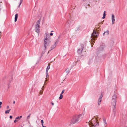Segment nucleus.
Returning <instances> with one entry per match:
<instances>
[{"instance_id": "obj_14", "label": "nucleus", "mask_w": 127, "mask_h": 127, "mask_svg": "<svg viewBox=\"0 0 127 127\" xmlns=\"http://www.w3.org/2000/svg\"><path fill=\"white\" fill-rule=\"evenodd\" d=\"M116 110H113V114L114 115V116H116Z\"/></svg>"}, {"instance_id": "obj_18", "label": "nucleus", "mask_w": 127, "mask_h": 127, "mask_svg": "<svg viewBox=\"0 0 127 127\" xmlns=\"http://www.w3.org/2000/svg\"><path fill=\"white\" fill-rule=\"evenodd\" d=\"M103 122L104 123V126H106L107 123L106 121V120L104 118H103Z\"/></svg>"}, {"instance_id": "obj_40", "label": "nucleus", "mask_w": 127, "mask_h": 127, "mask_svg": "<svg viewBox=\"0 0 127 127\" xmlns=\"http://www.w3.org/2000/svg\"><path fill=\"white\" fill-rule=\"evenodd\" d=\"M60 38V36H58V38L57 39V40H56V41H57L58 40V41H59V39Z\"/></svg>"}, {"instance_id": "obj_37", "label": "nucleus", "mask_w": 127, "mask_h": 127, "mask_svg": "<svg viewBox=\"0 0 127 127\" xmlns=\"http://www.w3.org/2000/svg\"><path fill=\"white\" fill-rule=\"evenodd\" d=\"M19 119V116H18L16 118V119Z\"/></svg>"}, {"instance_id": "obj_52", "label": "nucleus", "mask_w": 127, "mask_h": 127, "mask_svg": "<svg viewBox=\"0 0 127 127\" xmlns=\"http://www.w3.org/2000/svg\"><path fill=\"white\" fill-rule=\"evenodd\" d=\"M43 127H47L46 126H44V125L43 126H42Z\"/></svg>"}, {"instance_id": "obj_32", "label": "nucleus", "mask_w": 127, "mask_h": 127, "mask_svg": "<svg viewBox=\"0 0 127 127\" xmlns=\"http://www.w3.org/2000/svg\"><path fill=\"white\" fill-rule=\"evenodd\" d=\"M53 49H52V48L51 47L49 49V51H51V50H52Z\"/></svg>"}, {"instance_id": "obj_58", "label": "nucleus", "mask_w": 127, "mask_h": 127, "mask_svg": "<svg viewBox=\"0 0 127 127\" xmlns=\"http://www.w3.org/2000/svg\"><path fill=\"white\" fill-rule=\"evenodd\" d=\"M127 127L126 126V127Z\"/></svg>"}, {"instance_id": "obj_53", "label": "nucleus", "mask_w": 127, "mask_h": 127, "mask_svg": "<svg viewBox=\"0 0 127 127\" xmlns=\"http://www.w3.org/2000/svg\"><path fill=\"white\" fill-rule=\"evenodd\" d=\"M88 6H90V5L89 4H88Z\"/></svg>"}, {"instance_id": "obj_20", "label": "nucleus", "mask_w": 127, "mask_h": 127, "mask_svg": "<svg viewBox=\"0 0 127 127\" xmlns=\"http://www.w3.org/2000/svg\"><path fill=\"white\" fill-rule=\"evenodd\" d=\"M63 97V96L62 95V94H60V96L59 97V99H62Z\"/></svg>"}, {"instance_id": "obj_13", "label": "nucleus", "mask_w": 127, "mask_h": 127, "mask_svg": "<svg viewBox=\"0 0 127 127\" xmlns=\"http://www.w3.org/2000/svg\"><path fill=\"white\" fill-rule=\"evenodd\" d=\"M50 69V64H48L47 67L46 69V72L47 73L48 72V71Z\"/></svg>"}, {"instance_id": "obj_22", "label": "nucleus", "mask_w": 127, "mask_h": 127, "mask_svg": "<svg viewBox=\"0 0 127 127\" xmlns=\"http://www.w3.org/2000/svg\"><path fill=\"white\" fill-rule=\"evenodd\" d=\"M79 30H80V29H79V26L77 27L75 29V30L76 31H77Z\"/></svg>"}, {"instance_id": "obj_38", "label": "nucleus", "mask_w": 127, "mask_h": 127, "mask_svg": "<svg viewBox=\"0 0 127 127\" xmlns=\"http://www.w3.org/2000/svg\"><path fill=\"white\" fill-rule=\"evenodd\" d=\"M105 17V15H103V17H102V18L103 19H104Z\"/></svg>"}, {"instance_id": "obj_39", "label": "nucleus", "mask_w": 127, "mask_h": 127, "mask_svg": "<svg viewBox=\"0 0 127 127\" xmlns=\"http://www.w3.org/2000/svg\"><path fill=\"white\" fill-rule=\"evenodd\" d=\"M105 12H106L105 11H104V13H103V15H105V16L106 15V14H105Z\"/></svg>"}, {"instance_id": "obj_56", "label": "nucleus", "mask_w": 127, "mask_h": 127, "mask_svg": "<svg viewBox=\"0 0 127 127\" xmlns=\"http://www.w3.org/2000/svg\"><path fill=\"white\" fill-rule=\"evenodd\" d=\"M1 107V106H0V108Z\"/></svg>"}, {"instance_id": "obj_8", "label": "nucleus", "mask_w": 127, "mask_h": 127, "mask_svg": "<svg viewBox=\"0 0 127 127\" xmlns=\"http://www.w3.org/2000/svg\"><path fill=\"white\" fill-rule=\"evenodd\" d=\"M116 95L115 94H114L112 97V100L113 102V103H115H115H116Z\"/></svg>"}, {"instance_id": "obj_41", "label": "nucleus", "mask_w": 127, "mask_h": 127, "mask_svg": "<svg viewBox=\"0 0 127 127\" xmlns=\"http://www.w3.org/2000/svg\"><path fill=\"white\" fill-rule=\"evenodd\" d=\"M17 120V119H15V120H14V122L15 123H16V122H17V120Z\"/></svg>"}, {"instance_id": "obj_31", "label": "nucleus", "mask_w": 127, "mask_h": 127, "mask_svg": "<svg viewBox=\"0 0 127 127\" xmlns=\"http://www.w3.org/2000/svg\"><path fill=\"white\" fill-rule=\"evenodd\" d=\"M30 114L29 115H28L27 117V119H29V117L30 116Z\"/></svg>"}, {"instance_id": "obj_9", "label": "nucleus", "mask_w": 127, "mask_h": 127, "mask_svg": "<svg viewBox=\"0 0 127 127\" xmlns=\"http://www.w3.org/2000/svg\"><path fill=\"white\" fill-rule=\"evenodd\" d=\"M111 20H112V24H114L115 21V17L113 14L112 15Z\"/></svg>"}, {"instance_id": "obj_15", "label": "nucleus", "mask_w": 127, "mask_h": 127, "mask_svg": "<svg viewBox=\"0 0 127 127\" xmlns=\"http://www.w3.org/2000/svg\"><path fill=\"white\" fill-rule=\"evenodd\" d=\"M116 103H115H115H112L113 105L114 106V107L113 108V110H116L115 109Z\"/></svg>"}, {"instance_id": "obj_55", "label": "nucleus", "mask_w": 127, "mask_h": 127, "mask_svg": "<svg viewBox=\"0 0 127 127\" xmlns=\"http://www.w3.org/2000/svg\"><path fill=\"white\" fill-rule=\"evenodd\" d=\"M22 0H20L21 1H22Z\"/></svg>"}, {"instance_id": "obj_50", "label": "nucleus", "mask_w": 127, "mask_h": 127, "mask_svg": "<svg viewBox=\"0 0 127 127\" xmlns=\"http://www.w3.org/2000/svg\"><path fill=\"white\" fill-rule=\"evenodd\" d=\"M47 81V80H45V83H44V84H45V82H46V81Z\"/></svg>"}, {"instance_id": "obj_36", "label": "nucleus", "mask_w": 127, "mask_h": 127, "mask_svg": "<svg viewBox=\"0 0 127 127\" xmlns=\"http://www.w3.org/2000/svg\"><path fill=\"white\" fill-rule=\"evenodd\" d=\"M12 80V79L11 78V80H10L9 81V83H8V86H9V85L10 84V83L11 82V81Z\"/></svg>"}, {"instance_id": "obj_16", "label": "nucleus", "mask_w": 127, "mask_h": 127, "mask_svg": "<svg viewBox=\"0 0 127 127\" xmlns=\"http://www.w3.org/2000/svg\"><path fill=\"white\" fill-rule=\"evenodd\" d=\"M70 69H66V73H67V75L69 73Z\"/></svg>"}, {"instance_id": "obj_6", "label": "nucleus", "mask_w": 127, "mask_h": 127, "mask_svg": "<svg viewBox=\"0 0 127 127\" xmlns=\"http://www.w3.org/2000/svg\"><path fill=\"white\" fill-rule=\"evenodd\" d=\"M44 49L46 50V49L48 48V46L49 45V43L46 41V39L44 40Z\"/></svg>"}, {"instance_id": "obj_28", "label": "nucleus", "mask_w": 127, "mask_h": 127, "mask_svg": "<svg viewBox=\"0 0 127 127\" xmlns=\"http://www.w3.org/2000/svg\"><path fill=\"white\" fill-rule=\"evenodd\" d=\"M22 1H20V4H19V5L18 6V7H20V5H21V4L22 3Z\"/></svg>"}, {"instance_id": "obj_43", "label": "nucleus", "mask_w": 127, "mask_h": 127, "mask_svg": "<svg viewBox=\"0 0 127 127\" xmlns=\"http://www.w3.org/2000/svg\"><path fill=\"white\" fill-rule=\"evenodd\" d=\"M10 119H12V116H10Z\"/></svg>"}, {"instance_id": "obj_47", "label": "nucleus", "mask_w": 127, "mask_h": 127, "mask_svg": "<svg viewBox=\"0 0 127 127\" xmlns=\"http://www.w3.org/2000/svg\"><path fill=\"white\" fill-rule=\"evenodd\" d=\"M22 117V116H20L19 117V119H20Z\"/></svg>"}, {"instance_id": "obj_51", "label": "nucleus", "mask_w": 127, "mask_h": 127, "mask_svg": "<svg viewBox=\"0 0 127 127\" xmlns=\"http://www.w3.org/2000/svg\"><path fill=\"white\" fill-rule=\"evenodd\" d=\"M13 103L14 104H15V101H13Z\"/></svg>"}, {"instance_id": "obj_57", "label": "nucleus", "mask_w": 127, "mask_h": 127, "mask_svg": "<svg viewBox=\"0 0 127 127\" xmlns=\"http://www.w3.org/2000/svg\"><path fill=\"white\" fill-rule=\"evenodd\" d=\"M49 52V51H48V53Z\"/></svg>"}, {"instance_id": "obj_25", "label": "nucleus", "mask_w": 127, "mask_h": 127, "mask_svg": "<svg viewBox=\"0 0 127 127\" xmlns=\"http://www.w3.org/2000/svg\"><path fill=\"white\" fill-rule=\"evenodd\" d=\"M103 97V95L102 94L100 95V96L99 99H102V98Z\"/></svg>"}, {"instance_id": "obj_46", "label": "nucleus", "mask_w": 127, "mask_h": 127, "mask_svg": "<svg viewBox=\"0 0 127 127\" xmlns=\"http://www.w3.org/2000/svg\"><path fill=\"white\" fill-rule=\"evenodd\" d=\"M105 32H104L103 34V36H104L105 35Z\"/></svg>"}, {"instance_id": "obj_21", "label": "nucleus", "mask_w": 127, "mask_h": 127, "mask_svg": "<svg viewBox=\"0 0 127 127\" xmlns=\"http://www.w3.org/2000/svg\"><path fill=\"white\" fill-rule=\"evenodd\" d=\"M11 110V109L5 111V113L6 114L7 113H9V111Z\"/></svg>"}, {"instance_id": "obj_12", "label": "nucleus", "mask_w": 127, "mask_h": 127, "mask_svg": "<svg viewBox=\"0 0 127 127\" xmlns=\"http://www.w3.org/2000/svg\"><path fill=\"white\" fill-rule=\"evenodd\" d=\"M18 14H15V20L14 21L15 22H16L17 20V19L18 17Z\"/></svg>"}, {"instance_id": "obj_27", "label": "nucleus", "mask_w": 127, "mask_h": 127, "mask_svg": "<svg viewBox=\"0 0 127 127\" xmlns=\"http://www.w3.org/2000/svg\"><path fill=\"white\" fill-rule=\"evenodd\" d=\"M41 124L42 126H43V123H44V122L43 121V120H42L41 121Z\"/></svg>"}, {"instance_id": "obj_10", "label": "nucleus", "mask_w": 127, "mask_h": 127, "mask_svg": "<svg viewBox=\"0 0 127 127\" xmlns=\"http://www.w3.org/2000/svg\"><path fill=\"white\" fill-rule=\"evenodd\" d=\"M58 42V40L57 41H56L55 42L54 44V45H53L52 46V49H54V48L56 46V45L57 44V43Z\"/></svg>"}, {"instance_id": "obj_3", "label": "nucleus", "mask_w": 127, "mask_h": 127, "mask_svg": "<svg viewBox=\"0 0 127 127\" xmlns=\"http://www.w3.org/2000/svg\"><path fill=\"white\" fill-rule=\"evenodd\" d=\"M98 35V33L96 32V31H95L94 30L92 34L91 37L92 40H96V38H97Z\"/></svg>"}, {"instance_id": "obj_19", "label": "nucleus", "mask_w": 127, "mask_h": 127, "mask_svg": "<svg viewBox=\"0 0 127 127\" xmlns=\"http://www.w3.org/2000/svg\"><path fill=\"white\" fill-rule=\"evenodd\" d=\"M102 100V99H98V104L99 105L101 104V102Z\"/></svg>"}, {"instance_id": "obj_49", "label": "nucleus", "mask_w": 127, "mask_h": 127, "mask_svg": "<svg viewBox=\"0 0 127 127\" xmlns=\"http://www.w3.org/2000/svg\"><path fill=\"white\" fill-rule=\"evenodd\" d=\"M9 108V106H7V108L8 109Z\"/></svg>"}, {"instance_id": "obj_48", "label": "nucleus", "mask_w": 127, "mask_h": 127, "mask_svg": "<svg viewBox=\"0 0 127 127\" xmlns=\"http://www.w3.org/2000/svg\"><path fill=\"white\" fill-rule=\"evenodd\" d=\"M44 87V86H43V87L41 89L42 90H43L44 89L43 88Z\"/></svg>"}, {"instance_id": "obj_17", "label": "nucleus", "mask_w": 127, "mask_h": 127, "mask_svg": "<svg viewBox=\"0 0 127 127\" xmlns=\"http://www.w3.org/2000/svg\"><path fill=\"white\" fill-rule=\"evenodd\" d=\"M68 23L70 25L72 23H73V21L72 20H69L68 21Z\"/></svg>"}, {"instance_id": "obj_45", "label": "nucleus", "mask_w": 127, "mask_h": 127, "mask_svg": "<svg viewBox=\"0 0 127 127\" xmlns=\"http://www.w3.org/2000/svg\"><path fill=\"white\" fill-rule=\"evenodd\" d=\"M2 102H0V106H1V105L2 104Z\"/></svg>"}, {"instance_id": "obj_24", "label": "nucleus", "mask_w": 127, "mask_h": 127, "mask_svg": "<svg viewBox=\"0 0 127 127\" xmlns=\"http://www.w3.org/2000/svg\"><path fill=\"white\" fill-rule=\"evenodd\" d=\"M45 50L44 49L43 50L41 53V56L43 55V54L45 52Z\"/></svg>"}, {"instance_id": "obj_42", "label": "nucleus", "mask_w": 127, "mask_h": 127, "mask_svg": "<svg viewBox=\"0 0 127 127\" xmlns=\"http://www.w3.org/2000/svg\"><path fill=\"white\" fill-rule=\"evenodd\" d=\"M51 103L52 105H54V103L51 102Z\"/></svg>"}, {"instance_id": "obj_29", "label": "nucleus", "mask_w": 127, "mask_h": 127, "mask_svg": "<svg viewBox=\"0 0 127 127\" xmlns=\"http://www.w3.org/2000/svg\"><path fill=\"white\" fill-rule=\"evenodd\" d=\"M48 72H47V73L46 72V77H47V78H48L49 77V75H48Z\"/></svg>"}, {"instance_id": "obj_2", "label": "nucleus", "mask_w": 127, "mask_h": 127, "mask_svg": "<svg viewBox=\"0 0 127 127\" xmlns=\"http://www.w3.org/2000/svg\"><path fill=\"white\" fill-rule=\"evenodd\" d=\"M97 121V119L96 118H95V117L94 118H93L91 121H89V124L90 125H91L92 126L91 127H95L96 126H98L99 124Z\"/></svg>"}, {"instance_id": "obj_11", "label": "nucleus", "mask_w": 127, "mask_h": 127, "mask_svg": "<svg viewBox=\"0 0 127 127\" xmlns=\"http://www.w3.org/2000/svg\"><path fill=\"white\" fill-rule=\"evenodd\" d=\"M40 20H39L36 23L35 26H40Z\"/></svg>"}, {"instance_id": "obj_34", "label": "nucleus", "mask_w": 127, "mask_h": 127, "mask_svg": "<svg viewBox=\"0 0 127 127\" xmlns=\"http://www.w3.org/2000/svg\"><path fill=\"white\" fill-rule=\"evenodd\" d=\"M53 49H52V48L51 47L49 49V51H51V50H52Z\"/></svg>"}, {"instance_id": "obj_1", "label": "nucleus", "mask_w": 127, "mask_h": 127, "mask_svg": "<svg viewBox=\"0 0 127 127\" xmlns=\"http://www.w3.org/2000/svg\"><path fill=\"white\" fill-rule=\"evenodd\" d=\"M83 115L81 114L78 116H73L71 120V122L69 124V125L77 123L78 121L81 120L83 117Z\"/></svg>"}, {"instance_id": "obj_23", "label": "nucleus", "mask_w": 127, "mask_h": 127, "mask_svg": "<svg viewBox=\"0 0 127 127\" xmlns=\"http://www.w3.org/2000/svg\"><path fill=\"white\" fill-rule=\"evenodd\" d=\"M105 32V34H106V35H107L109 34V31L108 30H107Z\"/></svg>"}, {"instance_id": "obj_54", "label": "nucleus", "mask_w": 127, "mask_h": 127, "mask_svg": "<svg viewBox=\"0 0 127 127\" xmlns=\"http://www.w3.org/2000/svg\"><path fill=\"white\" fill-rule=\"evenodd\" d=\"M53 32V31H51V32Z\"/></svg>"}, {"instance_id": "obj_5", "label": "nucleus", "mask_w": 127, "mask_h": 127, "mask_svg": "<svg viewBox=\"0 0 127 127\" xmlns=\"http://www.w3.org/2000/svg\"><path fill=\"white\" fill-rule=\"evenodd\" d=\"M40 26H35V31L39 35L40 32Z\"/></svg>"}, {"instance_id": "obj_26", "label": "nucleus", "mask_w": 127, "mask_h": 127, "mask_svg": "<svg viewBox=\"0 0 127 127\" xmlns=\"http://www.w3.org/2000/svg\"><path fill=\"white\" fill-rule=\"evenodd\" d=\"M45 34L46 35V36H45L44 40L46 39V41H47V33H45Z\"/></svg>"}, {"instance_id": "obj_30", "label": "nucleus", "mask_w": 127, "mask_h": 127, "mask_svg": "<svg viewBox=\"0 0 127 127\" xmlns=\"http://www.w3.org/2000/svg\"><path fill=\"white\" fill-rule=\"evenodd\" d=\"M64 90H63L62 91L61 93V94H62H62H63V93H64Z\"/></svg>"}, {"instance_id": "obj_7", "label": "nucleus", "mask_w": 127, "mask_h": 127, "mask_svg": "<svg viewBox=\"0 0 127 127\" xmlns=\"http://www.w3.org/2000/svg\"><path fill=\"white\" fill-rule=\"evenodd\" d=\"M83 45H82L80 47H79L78 48L77 51L78 53L80 54L81 53L83 49Z\"/></svg>"}, {"instance_id": "obj_35", "label": "nucleus", "mask_w": 127, "mask_h": 127, "mask_svg": "<svg viewBox=\"0 0 127 127\" xmlns=\"http://www.w3.org/2000/svg\"><path fill=\"white\" fill-rule=\"evenodd\" d=\"M43 93V92L41 91H40V94H42V93Z\"/></svg>"}, {"instance_id": "obj_4", "label": "nucleus", "mask_w": 127, "mask_h": 127, "mask_svg": "<svg viewBox=\"0 0 127 127\" xmlns=\"http://www.w3.org/2000/svg\"><path fill=\"white\" fill-rule=\"evenodd\" d=\"M105 46L104 45H101L97 49V54H99L100 53H101L103 51Z\"/></svg>"}, {"instance_id": "obj_33", "label": "nucleus", "mask_w": 127, "mask_h": 127, "mask_svg": "<svg viewBox=\"0 0 127 127\" xmlns=\"http://www.w3.org/2000/svg\"><path fill=\"white\" fill-rule=\"evenodd\" d=\"M53 49H52V48L51 47L49 49V51H51V50H52Z\"/></svg>"}, {"instance_id": "obj_44", "label": "nucleus", "mask_w": 127, "mask_h": 127, "mask_svg": "<svg viewBox=\"0 0 127 127\" xmlns=\"http://www.w3.org/2000/svg\"><path fill=\"white\" fill-rule=\"evenodd\" d=\"M53 34L52 33H51L50 34V35L51 36H52Z\"/></svg>"}]
</instances>
